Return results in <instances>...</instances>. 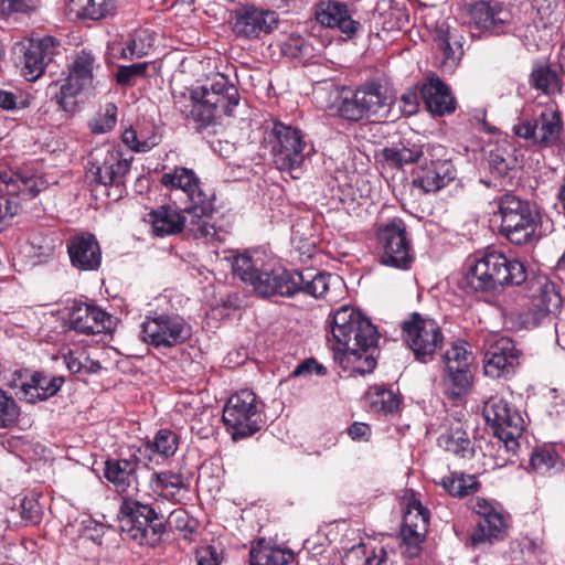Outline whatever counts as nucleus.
<instances>
[{"instance_id":"nucleus-52","label":"nucleus","mask_w":565,"mask_h":565,"mask_svg":"<svg viewBox=\"0 0 565 565\" xmlns=\"http://www.w3.org/2000/svg\"><path fill=\"white\" fill-rule=\"evenodd\" d=\"M148 63H136L131 65H122L119 66L115 78L117 84L122 86H131L135 85L137 78H143L147 75Z\"/></svg>"},{"instance_id":"nucleus-57","label":"nucleus","mask_w":565,"mask_h":565,"mask_svg":"<svg viewBox=\"0 0 565 565\" xmlns=\"http://www.w3.org/2000/svg\"><path fill=\"white\" fill-rule=\"evenodd\" d=\"M334 113L330 115L339 118L348 124H353L369 119V110L371 108H331Z\"/></svg>"},{"instance_id":"nucleus-54","label":"nucleus","mask_w":565,"mask_h":565,"mask_svg":"<svg viewBox=\"0 0 565 565\" xmlns=\"http://www.w3.org/2000/svg\"><path fill=\"white\" fill-rule=\"evenodd\" d=\"M117 108H107L104 114L98 113L88 121V127L93 134H106L110 131L117 121Z\"/></svg>"},{"instance_id":"nucleus-37","label":"nucleus","mask_w":565,"mask_h":565,"mask_svg":"<svg viewBox=\"0 0 565 565\" xmlns=\"http://www.w3.org/2000/svg\"><path fill=\"white\" fill-rule=\"evenodd\" d=\"M430 520V512L422 502L412 493L407 498L406 509L403 515V524L401 530H411L412 533H427Z\"/></svg>"},{"instance_id":"nucleus-31","label":"nucleus","mask_w":565,"mask_h":565,"mask_svg":"<svg viewBox=\"0 0 565 565\" xmlns=\"http://www.w3.org/2000/svg\"><path fill=\"white\" fill-rule=\"evenodd\" d=\"M435 42L443 54L440 66L451 73L463 55L462 44L455 31L443 23L437 28Z\"/></svg>"},{"instance_id":"nucleus-56","label":"nucleus","mask_w":565,"mask_h":565,"mask_svg":"<svg viewBox=\"0 0 565 565\" xmlns=\"http://www.w3.org/2000/svg\"><path fill=\"white\" fill-rule=\"evenodd\" d=\"M311 374L326 375L327 369L320 364L315 358L305 359L290 373L291 377L309 376Z\"/></svg>"},{"instance_id":"nucleus-12","label":"nucleus","mask_w":565,"mask_h":565,"mask_svg":"<svg viewBox=\"0 0 565 565\" xmlns=\"http://www.w3.org/2000/svg\"><path fill=\"white\" fill-rule=\"evenodd\" d=\"M376 253L380 264L407 270L415 260V252L405 223L394 218L376 231Z\"/></svg>"},{"instance_id":"nucleus-63","label":"nucleus","mask_w":565,"mask_h":565,"mask_svg":"<svg viewBox=\"0 0 565 565\" xmlns=\"http://www.w3.org/2000/svg\"><path fill=\"white\" fill-rule=\"evenodd\" d=\"M143 54V47H141L135 39L129 40L121 51V57L129 60L134 57H141Z\"/></svg>"},{"instance_id":"nucleus-43","label":"nucleus","mask_w":565,"mask_h":565,"mask_svg":"<svg viewBox=\"0 0 565 565\" xmlns=\"http://www.w3.org/2000/svg\"><path fill=\"white\" fill-rule=\"evenodd\" d=\"M438 441L446 451L456 456L466 458L473 454L472 443L468 433L461 427L450 428L446 434H443L438 438Z\"/></svg>"},{"instance_id":"nucleus-1","label":"nucleus","mask_w":565,"mask_h":565,"mask_svg":"<svg viewBox=\"0 0 565 565\" xmlns=\"http://www.w3.org/2000/svg\"><path fill=\"white\" fill-rule=\"evenodd\" d=\"M232 273L262 298H291L298 294L316 299L323 298L328 295L332 279V275L324 271L274 269L265 265L260 257H253L248 252L233 257Z\"/></svg>"},{"instance_id":"nucleus-62","label":"nucleus","mask_w":565,"mask_h":565,"mask_svg":"<svg viewBox=\"0 0 565 565\" xmlns=\"http://www.w3.org/2000/svg\"><path fill=\"white\" fill-rule=\"evenodd\" d=\"M348 435L353 440L366 439L371 435V428L365 423L355 422L348 428Z\"/></svg>"},{"instance_id":"nucleus-6","label":"nucleus","mask_w":565,"mask_h":565,"mask_svg":"<svg viewBox=\"0 0 565 565\" xmlns=\"http://www.w3.org/2000/svg\"><path fill=\"white\" fill-rule=\"evenodd\" d=\"M331 333L334 341L332 349L335 353L374 349L380 337L370 319L349 306H343L334 312Z\"/></svg>"},{"instance_id":"nucleus-41","label":"nucleus","mask_w":565,"mask_h":565,"mask_svg":"<svg viewBox=\"0 0 565 565\" xmlns=\"http://www.w3.org/2000/svg\"><path fill=\"white\" fill-rule=\"evenodd\" d=\"M443 488L452 497L465 498L479 491L481 484L473 475L451 472L440 482Z\"/></svg>"},{"instance_id":"nucleus-11","label":"nucleus","mask_w":565,"mask_h":565,"mask_svg":"<svg viewBox=\"0 0 565 565\" xmlns=\"http://www.w3.org/2000/svg\"><path fill=\"white\" fill-rule=\"evenodd\" d=\"M86 177L90 184L115 188L117 198H121L126 177L131 168V158H124L122 152L113 146H103L94 149L89 154Z\"/></svg>"},{"instance_id":"nucleus-22","label":"nucleus","mask_w":565,"mask_h":565,"mask_svg":"<svg viewBox=\"0 0 565 565\" xmlns=\"http://www.w3.org/2000/svg\"><path fill=\"white\" fill-rule=\"evenodd\" d=\"M466 21L471 26L499 34L510 22L511 14L503 4L495 0H480L465 8Z\"/></svg>"},{"instance_id":"nucleus-40","label":"nucleus","mask_w":565,"mask_h":565,"mask_svg":"<svg viewBox=\"0 0 565 565\" xmlns=\"http://www.w3.org/2000/svg\"><path fill=\"white\" fill-rule=\"evenodd\" d=\"M374 349L366 350H348L340 352L341 364L345 369H351L353 373L364 375L373 372L376 366V359L373 355Z\"/></svg>"},{"instance_id":"nucleus-45","label":"nucleus","mask_w":565,"mask_h":565,"mask_svg":"<svg viewBox=\"0 0 565 565\" xmlns=\"http://www.w3.org/2000/svg\"><path fill=\"white\" fill-rule=\"evenodd\" d=\"M531 85L547 96L559 94L562 84L557 74L548 66L533 68L530 76Z\"/></svg>"},{"instance_id":"nucleus-3","label":"nucleus","mask_w":565,"mask_h":565,"mask_svg":"<svg viewBox=\"0 0 565 565\" xmlns=\"http://www.w3.org/2000/svg\"><path fill=\"white\" fill-rule=\"evenodd\" d=\"M527 269L521 260L493 247L476 250L465 260L460 287L466 291L494 292L526 281Z\"/></svg>"},{"instance_id":"nucleus-33","label":"nucleus","mask_w":565,"mask_h":565,"mask_svg":"<svg viewBox=\"0 0 565 565\" xmlns=\"http://www.w3.org/2000/svg\"><path fill=\"white\" fill-rule=\"evenodd\" d=\"M294 561L292 551L271 545L265 539L258 540L249 551L250 565H291Z\"/></svg>"},{"instance_id":"nucleus-27","label":"nucleus","mask_w":565,"mask_h":565,"mask_svg":"<svg viewBox=\"0 0 565 565\" xmlns=\"http://www.w3.org/2000/svg\"><path fill=\"white\" fill-rule=\"evenodd\" d=\"M64 377L34 372L28 382L20 385V394L29 403L46 401L57 394L64 384Z\"/></svg>"},{"instance_id":"nucleus-55","label":"nucleus","mask_w":565,"mask_h":565,"mask_svg":"<svg viewBox=\"0 0 565 565\" xmlns=\"http://www.w3.org/2000/svg\"><path fill=\"white\" fill-rule=\"evenodd\" d=\"M196 565H221L223 552L213 545L200 546L195 551Z\"/></svg>"},{"instance_id":"nucleus-32","label":"nucleus","mask_w":565,"mask_h":565,"mask_svg":"<svg viewBox=\"0 0 565 565\" xmlns=\"http://www.w3.org/2000/svg\"><path fill=\"white\" fill-rule=\"evenodd\" d=\"M150 489L168 501H177L181 490H188V482L182 472L173 470L153 471L149 478Z\"/></svg>"},{"instance_id":"nucleus-44","label":"nucleus","mask_w":565,"mask_h":565,"mask_svg":"<svg viewBox=\"0 0 565 565\" xmlns=\"http://www.w3.org/2000/svg\"><path fill=\"white\" fill-rule=\"evenodd\" d=\"M71 11L79 19L99 20L114 10L113 0H71Z\"/></svg>"},{"instance_id":"nucleus-30","label":"nucleus","mask_w":565,"mask_h":565,"mask_svg":"<svg viewBox=\"0 0 565 565\" xmlns=\"http://www.w3.org/2000/svg\"><path fill=\"white\" fill-rule=\"evenodd\" d=\"M317 20L328 28H338L342 33L353 35L360 23L352 19L347 4L338 1H328L320 4Z\"/></svg>"},{"instance_id":"nucleus-47","label":"nucleus","mask_w":565,"mask_h":565,"mask_svg":"<svg viewBox=\"0 0 565 565\" xmlns=\"http://www.w3.org/2000/svg\"><path fill=\"white\" fill-rule=\"evenodd\" d=\"M151 441L162 460L172 457L179 449V436L170 429L158 430Z\"/></svg>"},{"instance_id":"nucleus-38","label":"nucleus","mask_w":565,"mask_h":565,"mask_svg":"<svg viewBox=\"0 0 565 565\" xmlns=\"http://www.w3.org/2000/svg\"><path fill=\"white\" fill-rule=\"evenodd\" d=\"M472 385V373L469 367L445 366L443 387L451 398L466 395Z\"/></svg>"},{"instance_id":"nucleus-51","label":"nucleus","mask_w":565,"mask_h":565,"mask_svg":"<svg viewBox=\"0 0 565 565\" xmlns=\"http://www.w3.org/2000/svg\"><path fill=\"white\" fill-rule=\"evenodd\" d=\"M411 530H401V550L402 554L408 558L418 557L423 551L427 533H409Z\"/></svg>"},{"instance_id":"nucleus-20","label":"nucleus","mask_w":565,"mask_h":565,"mask_svg":"<svg viewBox=\"0 0 565 565\" xmlns=\"http://www.w3.org/2000/svg\"><path fill=\"white\" fill-rule=\"evenodd\" d=\"M425 156L422 163L413 172L412 184L424 193L437 192L447 186L456 178V169L450 160H434V153Z\"/></svg>"},{"instance_id":"nucleus-59","label":"nucleus","mask_w":565,"mask_h":565,"mask_svg":"<svg viewBox=\"0 0 565 565\" xmlns=\"http://www.w3.org/2000/svg\"><path fill=\"white\" fill-rule=\"evenodd\" d=\"M305 41L300 36L289 38L282 44V52L285 55L297 58L303 54Z\"/></svg>"},{"instance_id":"nucleus-26","label":"nucleus","mask_w":565,"mask_h":565,"mask_svg":"<svg viewBox=\"0 0 565 565\" xmlns=\"http://www.w3.org/2000/svg\"><path fill=\"white\" fill-rule=\"evenodd\" d=\"M136 462L128 458H108L104 462V478L110 488L120 495L121 502L129 495V489L138 486Z\"/></svg>"},{"instance_id":"nucleus-28","label":"nucleus","mask_w":565,"mask_h":565,"mask_svg":"<svg viewBox=\"0 0 565 565\" xmlns=\"http://www.w3.org/2000/svg\"><path fill=\"white\" fill-rule=\"evenodd\" d=\"M386 92V87L375 82L365 83L355 90L342 87L341 106H391L393 100H388Z\"/></svg>"},{"instance_id":"nucleus-24","label":"nucleus","mask_w":565,"mask_h":565,"mask_svg":"<svg viewBox=\"0 0 565 565\" xmlns=\"http://www.w3.org/2000/svg\"><path fill=\"white\" fill-rule=\"evenodd\" d=\"M278 17L275 11L256 7H244L235 12L234 32L252 39L260 33H269L276 28Z\"/></svg>"},{"instance_id":"nucleus-9","label":"nucleus","mask_w":565,"mask_h":565,"mask_svg":"<svg viewBox=\"0 0 565 565\" xmlns=\"http://www.w3.org/2000/svg\"><path fill=\"white\" fill-rule=\"evenodd\" d=\"M264 142L269 149L275 167L281 172H294L306 160L307 142L303 132L280 120L265 128Z\"/></svg>"},{"instance_id":"nucleus-16","label":"nucleus","mask_w":565,"mask_h":565,"mask_svg":"<svg viewBox=\"0 0 565 565\" xmlns=\"http://www.w3.org/2000/svg\"><path fill=\"white\" fill-rule=\"evenodd\" d=\"M173 98L175 104L191 102L193 106H237L239 93L226 76L217 74L209 84L195 88L184 87L179 95L173 92Z\"/></svg>"},{"instance_id":"nucleus-64","label":"nucleus","mask_w":565,"mask_h":565,"mask_svg":"<svg viewBox=\"0 0 565 565\" xmlns=\"http://www.w3.org/2000/svg\"><path fill=\"white\" fill-rule=\"evenodd\" d=\"M365 565H392L386 551L381 547L379 551H374L373 555L365 558Z\"/></svg>"},{"instance_id":"nucleus-15","label":"nucleus","mask_w":565,"mask_h":565,"mask_svg":"<svg viewBox=\"0 0 565 565\" xmlns=\"http://www.w3.org/2000/svg\"><path fill=\"white\" fill-rule=\"evenodd\" d=\"M58 53V42L53 36L24 39L13 46V54L21 65V73L29 82L42 76L45 67Z\"/></svg>"},{"instance_id":"nucleus-49","label":"nucleus","mask_w":565,"mask_h":565,"mask_svg":"<svg viewBox=\"0 0 565 565\" xmlns=\"http://www.w3.org/2000/svg\"><path fill=\"white\" fill-rule=\"evenodd\" d=\"M531 466L542 473L554 468H562L564 465L554 448L539 449L531 457Z\"/></svg>"},{"instance_id":"nucleus-58","label":"nucleus","mask_w":565,"mask_h":565,"mask_svg":"<svg viewBox=\"0 0 565 565\" xmlns=\"http://www.w3.org/2000/svg\"><path fill=\"white\" fill-rule=\"evenodd\" d=\"M38 4L39 0H2L0 8L3 14L26 13L35 10Z\"/></svg>"},{"instance_id":"nucleus-53","label":"nucleus","mask_w":565,"mask_h":565,"mask_svg":"<svg viewBox=\"0 0 565 565\" xmlns=\"http://www.w3.org/2000/svg\"><path fill=\"white\" fill-rule=\"evenodd\" d=\"M129 457L132 461L136 462V467L138 468L139 463H143L148 466L150 463H159V454L154 450L153 443L151 440H147L141 443L140 445H132L129 447Z\"/></svg>"},{"instance_id":"nucleus-50","label":"nucleus","mask_w":565,"mask_h":565,"mask_svg":"<svg viewBox=\"0 0 565 565\" xmlns=\"http://www.w3.org/2000/svg\"><path fill=\"white\" fill-rule=\"evenodd\" d=\"M20 416V407L12 396L0 388V429L13 427Z\"/></svg>"},{"instance_id":"nucleus-48","label":"nucleus","mask_w":565,"mask_h":565,"mask_svg":"<svg viewBox=\"0 0 565 565\" xmlns=\"http://www.w3.org/2000/svg\"><path fill=\"white\" fill-rule=\"evenodd\" d=\"M473 361V355L467 350V342H456L445 352V366H458L459 369L469 367Z\"/></svg>"},{"instance_id":"nucleus-14","label":"nucleus","mask_w":565,"mask_h":565,"mask_svg":"<svg viewBox=\"0 0 565 565\" xmlns=\"http://www.w3.org/2000/svg\"><path fill=\"white\" fill-rule=\"evenodd\" d=\"M142 340L161 350L188 342L193 334L192 326L180 315L160 313L147 317L141 324Z\"/></svg>"},{"instance_id":"nucleus-34","label":"nucleus","mask_w":565,"mask_h":565,"mask_svg":"<svg viewBox=\"0 0 565 565\" xmlns=\"http://www.w3.org/2000/svg\"><path fill=\"white\" fill-rule=\"evenodd\" d=\"M381 154L384 161L393 168H402L405 164L417 162L422 157H425L423 146L411 142V140H402L399 146L385 147L382 149Z\"/></svg>"},{"instance_id":"nucleus-19","label":"nucleus","mask_w":565,"mask_h":565,"mask_svg":"<svg viewBox=\"0 0 565 565\" xmlns=\"http://www.w3.org/2000/svg\"><path fill=\"white\" fill-rule=\"evenodd\" d=\"M562 305V296L556 291L554 284H540L535 294L531 296L527 309L520 316L521 322L524 328L534 329L545 319L559 313Z\"/></svg>"},{"instance_id":"nucleus-46","label":"nucleus","mask_w":565,"mask_h":565,"mask_svg":"<svg viewBox=\"0 0 565 565\" xmlns=\"http://www.w3.org/2000/svg\"><path fill=\"white\" fill-rule=\"evenodd\" d=\"M215 108H190L184 115L188 128L196 132H203L218 125V118L214 114Z\"/></svg>"},{"instance_id":"nucleus-60","label":"nucleus","mask_w":565,"mask_h":565,"mask_svg":"<svg viewBox=\"0 0 565 565\" xmlns=\"http://www.w3.org/2000/svg\"><path fill=\"white\" fill-rule=\"evenodd\" d=\"M22 519L36 524L41 520V511L36 502L24 500L22 503Z\"/></svg>"},{"instance_id":"nucleus-35","label":"nucleus","mask_w":565,"mask_h":565,"mask_svg":"<svg viewBox=\"0 0 565 565\" xmlns=\"http://www.w3.org/2000/svg\"><path fill=\"white\" fill-rule=\"evenodd\" d=\"M489 169L491 174L498 179H509L516 173V158L514 152L507 146H497L489 154Z\"/></svg>"},{"instance_id":"nucleus-23","label":"nucleus","mask_w":565,"mask_h":565,"mask_svg":"<svg viewBox=\"0 0 565 565\" xmlns=\"http://www.w3.org/2000/svg\"><path fill=\"white\" fill-rule=\"evenodd\" d=\"M70 329L84 334H99L111 330L113 317L97 306L74 301L68 312Z\"/></svg>"},{"instance_id":"nucleus-25","label":"nucleus","mask_w":565,"mask_h":565,"mask_svg":"<svg viewBox=\"0 0 565 565\" xmlns=\"http://www.w3.org/2000/svg\"><path fill=\"white\" fill-rule=\"evenodd\" d=\"M189 216L184 210L179 211L171 205L163 204L151 210L145 221L150 225L154 237H167L182 233L185 228L190 234Z\"/></svg>"},{"instance_id":"nucleus-13","label":"nucleus","mask_w":565,"mask_h":565,"mask_svg":"<svg viewBox=\"0 0 565 565\" xmlns=\"http://www.w3.org/2000/svg\"><path fill=\"white\" fill-rule=\"evenodd\" d=\"M483 416L504 448L515 454L520 447L518 439L524 430V419L519 411L505 398L491 396L484 403Z\"/></svg>"},{"instance_id":"nucleus-4","label":"nucleus","mask_w":565,"mask_h":565,"mask_svg":"<svg viewBox=\"0 0 565 565\" xmlns=\"http://www.w3.org/2000/svg\"><path fill=\"white\" fill-rule=\"evenodd\" d=\"M160 182L166 188L180 189L186 195L190 204L184 207V212L191 216L189 224L193 237L206 241L213 238L216 235V228L211 223L214 212L213 198L202 190L194 171L175 167L173 171L163 173Z\"/></svg>"},{"instance_id":"nucleus-36","label":"nucleus","mask_w":565,"mask_h":565,"mask_svg":"<svg viewBox=\"0 0 565 565\" xmlns=\"http://www.w3.org/2000/svg\"><path fill=\"white\" fill-rule=\"evenodd\" d=\"M365 401L373 413L390 415L398 411L401 398L392 390L374 385L365 394Z\"/></svg>"},{"instance_id":"nucleus-18","label":"nucleus","mask_w":565,"mask_h":565,"mask_svg":"<svg viewBox=\"0 0 565 565\" xmlns=\"http://www.w3.org/2000/svg\"><path fill=\"white\" fill-rule=\"evenodd\" d=\"M473 511L480 516L478 526L471 535L473 544L486 541L492 543L503 541L507 537L509 514L498 502L478 497L473 504Z\"/></svg>"},{"instance_id":"nucleus-2","label":"nucleus","mask_w":565,"mask_h":565,"mask_svg":"<svg viewBox=\"0 0 565 565\" xmlns=\"http://www.w3.org/2000/svg\"><path fill=\"white\" fill-rule=\"evenodd\" d=\"M119 526L126 539L139 545L154 547L161 541L167 526L186 537L194 532V522L183 509L173 510L166 519L157 511L154 503H146L136 498H126L119 505Z\"/></svg>"},{"instance_id":"nucleus-8","label":"nucleus","mask_w":565,"mask_h":565,"mask_svg":"<svg viewBox=\"0 0 565 565\" xmlns=\"http://www.w3.org/2000/svg\"><path fill=\"white\" fill-rule=\"evenodd\" d=\"M265 405L250 390L233 394L223 408L222 420L234 441L248 438L266 424Z\"/></svg>"},{"instance_id":"nucleus-10","label":"nucleus","mask_w":565,"mask_h":565,"mask_svg":"<svg viewBox=\"0 0 565 565\" xmlns=\"http://www.w3.org/2000/svg\"><path fill=\"white\" fill-rule=\"evenodd\" d=\"M402 337L414 359L428 363L444 345V333L438 322L419 312H413L401 324Z\"/></svg>"},{"instance_id":"nucleus-42","label":"nucleus","mask_w":565,"mask_h":565,"mask_svg":"<svg viewBox=\"0 0 565 565\" xmlns=\"http://www.w3.org/2000/svg\"><path fill=\"white\" fill-rule=\"evenodd\" d=\"M422 97L425 106H455L456 103L449 87L436 76L424 84Z\"/></svg>"},{"instance_id":"nucleus-39","label":"nucleus","mask_w":565,"mask_h":565,"mask_svg":"<svg viewBox=\"0 0 565 565\" xmlns=\"http://www.w3.org/2000/svg\"><path fill=\"white\" fill-rule=\"evenodd\" d=\"M161 137L154 131L152 126L150 130H145L138 124L137 127H128L121 135L122 142L135 152H148L160 142Z\"/></svg>"},{"instance_id":"nucleus-21","label":"nucleus","mask_w":565,"mask_h":565,"mask_svg":"<svg viewBox=\"0 0 565 565\" xmlns=\"http://www.w3.org/2000/svg\"><path fill=\"white\" fill-rule=\"evenodd\" d=\"M66 250L72 267L78 271H96L102 266V248L93 233H75L67 239Z\"/></svg>"},{"instance_id":"nucleus-5","label":"nucleus","mask_w":565,"mask_h":565,"mask_svg":"<svg viewBox=\"0 0 565 565\" xmlns=\"http://www.w3.org/2000/svg\"><path fill=\"white\" fill-rule=\"evenodd\" d=\"M494 202L500 216V234L510 243L523 246L540 238L542 213L536 203L511 192L495 198Z\"/></svg>"},{"instance_id":"nucleus-17","label":"nucleus","mask_w":565,"mask_h":565,"mask_svg":"<svg viewBox=\"0 0 565 565\" xmlns=\"http://www.w3.org/2000/svg\"><path fill=\"white\" fill-rule=\"evenodd\" d=\"M522 351L508 337L491 338L486 341L483 369L492 379H510L521 364Z\"/></svg>"},{"instance_id":"nucleus-7","label":"nucleus","mask_w":565,"mask_h":565,"mask_svg":"<svg viewBox=\"0 0 565 565\" xmlns=\"http://www.w3.org/2000/svg\"><path fill=\"white\" fill-rule=\"evenodd\" d=\"M512 131L529 148L552 149L562 142L564 124L557 108H544L541 111L533 109L521 113Z\"/></svg>"},{"instance_id":"nucleus-29","label":"nucleus","mask_w":565,"mask_h":565,"mask_svg":"<svg viewBox=\"0 0 565 565\" xmlns=\"http://www.w3.org/2000/svg\"><path fill=\"white\" fill-rule=\"evenodd\" d=\"M94 60L90 55L83 53L78 55L73 63L66 83L61 85L60 95H56V103L63 106L65 98L73 97L92 81Z\"/></svg>"},{"instance_id":"nucleus-61","label":"nucleus","mask_w":565,"mask_h":565,"mask_svg":"<svg viewBox=\"0 0 565 565\" xmlns=\"http://www.w3.org/2000/svg\"><path fill=\"white\" fill-rule=\"evenodd\" d=\"M83 355L81 353L77 355L75 352L70 351L67 354L64 355V361L66 364V367L71 373L77 374L82 373L84 371V367H86V364H84Z\"/></svg>"}]
</instances>
